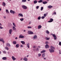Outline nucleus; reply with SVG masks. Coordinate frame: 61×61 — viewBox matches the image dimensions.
I'll return each mask as SVG.
<instances>
[{
	"instance_id": "1",
	"label": "nucleus",
	"mask_w": 61,
	"mask_h": 61,
	"mask_svg": "<svg viewBox=\"0 0 61 61\" xmlns=\"http://www.w3.org/2000/svg\"><path fill=\"white\" fill-rule=\"evenodd\" d=\"M51 48L49 49V51L50 53H53L54 52V50L55 47L52 46H51Z\"/></svg>"
},
{
	"instance_id": "2",
	"label": "nucleus",
	"mask_w": 61,
	"mask_h": 61,
	"mask_svg": "<svg viewBox=\"0 0 61 61\" xmlns=\"http://www.w3.org/2000/svg\"><path fill=\"white\" fill-rule=\"evenodd\" d=\"M22 7L24 9H26L27 8V7L25 5H23L22 6Z\"/></svg>"
},
{
	"instance_id": "3",
	"label": "nucleus",
	"mask_w": 61,
	"mask_h": 61,
	"mask_svg": "<svg viewBox=\"0 0 61 61\" xmlns=\"http://www.w3.org/2000/svg\"><path fill=\"white\" fill-rule=\"evenodd\" d=\"M28 33L29 34H30V35H32V34H34L33 32L30 31H28Z\"/></svg>"
},
{
	"instance_id": "4",
	"label": "nucleus",
	"mask_w": 61,
	"mask_h": 61,
	"mask_svg": "<svg viewBox=\"0 0 61 61\" xmlns=\"http://www.w3.org/2000/svg\"><path fill=\"white\" fill-rule=\"evenodd\" d=\"M52 35L54 37V40H56V35L55 34H53Z\"/></svg>"
},
{
	"instance_id": "5",
	"label": "nucleus",
	"mask_w": 61,
	"mask_h": 61,
	"mask_svg": "<svg viewBox=\"0 0 61 61\" xmlns=\"http://www.w3.org/2000/svg\"><path fill=\"white\" fill-rule=\"evenodd\" d=\"M54 21V20L52 18H51L50 19V20L48 22L49 23H51V22H52Z\"/></svg>"
},
{
	"instance_id": "6",
	"label": "nucleus",
	"mask_w": 61,
	"mask_h": 61,
	"mask_svg": "<svg viewBox=\"0 0 61 61\" xmlns=\"http://www.w3.org/2000/svg\"><path fill=\"white\" fill-rule=\"evenodd\" d=\"M10 12L11 13H13V14H15V12L12 10H10Z\"/></svg>"
},
{
	"instance_id": "7",
	"label": "nucleus",
	"mask_w": 61,
	"mask_h": 61,
	"mask_svg": "<svg viewBox=\"0 0 61 61\" xmlns=\"http://www.w3.org/2000/svg\"><path fill=\"white\" fill-rule=\"evenodd\" d=\"M1 41L3 42V44H4L5 41L4 40V39L3 38H2L1 39H0V42H1Z\"/></svg>"
},
{
	"instance_id": "8",
	"label": "nucleus",
	"mask_w": 61,
	"mask_h": 61,
	"mask_svg": "<svg viewBox=\"0 0 61 61\" xmlns=\"http://www.w3.org/2000/svg\"><path fill=\"white\" fill-rule=\"evenodd\" d=\"M6 46H8V47H10L11 46L10 44L8 43H7L6 44Z\"/></svg>"
},
{
	"instance_id": "9",
	"label": "nucleus",
	"mask_w": 61,
	"mask_h": 61,
	"mask_svg": "<svg viewBox=\"0 0 61 61\" xmlns=\"http://www.w3.org/2000/svg\"><path fill=\"white\" fill-rule=\"evenodd\" d=\"M18 15L19 17L21 16V17H23V14L21 13L19 14Z\"/></svg>"
},
{
	"instance_id": "10",
	"label": "nucleus",
	"mask_w": 61,
	"mask_h": 61,
	"mask_svg": "<svg viewBox=\"0 0 61 61\" xmlns=\"http://www.w3.org/2000/svg\"><path fill=\"white\" fill-rule=\"evenodd\" d=\"M45 47L46 48H48L49 47V46L48 45V44H46L45 45Z\"/></svg>"
},
{
	"instance_id": "11",
	"label": "nucleus",
	"mask_w": 61,
	"mask_h": 61,
	"mask_svg": "<svg viewBox=\"0 0 61 61\" xmlns=\"http://www.w3.org/2000/svg\"><path fill=\"white\" fill-rule=\"evenodd\" d=\"M19 37L20 38H24V36H23V35H20Z\"/></svg>"
},
{
	"instance_id": "12",
	"label": "nucleus",
	"mask_w": 61,
	"mask_h": 61,
	"mask_svg": "<svg viewBox=\"0 0 61 61\" xmlns=\"http://www.w3.org/2000/svg\"><path fill=\"white\" fill-rule=\"evenodd\" d=\"M7 57H4L2 58L3 60H7Z\"/></svg>"
},
{
	"instance_id": "13",
	"label": "nucleus",
	"mask_w": 61,
	"mask_h": 61,
	"mask_svg": "<svg viewBox=\"0 0 61 61\" xmlns=\"http://www.w3.org/2000/svg\"><path fill=\"white\" fill-rule=\"evenodd\" d=\"M12 59H13V61H15V59H16V58H15V57L14 56H12Z\"/></svg>"
},
{
	"instance_id": "14",
	"label": "nucleus",
	"mask_w": 61,
	"mask_h": 61,
	"mask_svg": "<svg viewBox=\"0 0 61 61\" xmlns=\"http://www.w3.org/2000/svg\"><path fill=\"white\" fill-rule=\"evenodd\" d=\"M12 30L10 29L9 30V33L10 34H11V33H12Z\"/></svg>"
},
{
	"instance_id": "15",
	"label": "nucleus",
	"mask_w": 61,
	"mask_h": 61,
	"mask_svg": "<svg viewBox=\"0 0 61 61\" xmlns=\"http://www.w3.org/2000/svg\"><path fill=\"white\" fill-rule=\"evenodd\" d=\"M33 38L34 39H36L37 38V36H36V35H35L34 36Z\"/></svg>"
},
{
	"instance_id": "16",
	"label": "nucleus",
	"mask_w": 61,
	"mask_h": 61,
	"mask_svg": "<svg viewBox=\"0 0 61 61\" xmlns=\"http://www.w3.org/2000/svg\"><path fill=\"white\" fill-rule=\"evenodd\" d=\"M23 60H24V61H27V60H28V59L26 58H24L23 59Z\"/></svg>"
},
{
	"instance_id": "17",
	"label": "nucleus",
	"mask_w": 61,
	"mask_h": 61,
	"mask_svg": "<svg viewBox=\"0 0 61 61\" xmlns=\"http://www.w3.org/2000/svg\"><path fill=\"white\" fill-rule=\"evenodd\" d=\"M19 44H17L16 45V47L17 48H18V47H19Z\"/></svg>"
},
{
	"instance_id": "18",
	"label": "nucleus",
	"mask_w": 61,
	"mask_h": 61,
	"mask_svg": "<svg viewBox=\"0 0 61 61\" xmlns=\"http://www.w3.org/2000/svg\"><path fill=\"white\" fill-rule=\"evenodd\" d=\"M2 5H3L4 6H5V3L4 2H3L2 3Z\"/></svg>"
},
{
	"instance_id": "19",
	"label": "nucleus",
	"mask_w": 61,
	"mask_h": 61,
	"mask_svg": "<svg viewBox=\"0 0 61 61\" xmlns=\"http://www.w3.org/2000/svg\"><path fill=\"white\" fill-rule=\"evenodd\" d=\"M48 7L49 8H51L53 7V6H52L49 5L48 6Z\"/></svg>"
},
{
	"instance_id": "20",
	"label": "nucleus",
	"mask_w": 61,
	"mask_h": 61,
	"mask_svg": "<svg viewBox=\"0 0 61 61\" xmlns=\"http://www.w3.org/2000/svg\"><path fill=\"white\" fill-rule=\"evenodd\" d=\"M45 52H46V50H43L42 51H41V53H45Z\"/></svg>"
},
{
	"instance_id": "21",
	"label": "nucleus",
	"mask_w": 61,
	"mask_h": 61,
	"mask_svg": "<svg viewBox=\"0 0 61 61\" xmlns=\"http://www.w3.org/2000/svg\"><path fill=\"white\" fill-rule=\"evenodd\" d=\"M41 27H42V26H41V25H39L38 26V29H40V28H41Z\"/></svg>"
},
{
	"instance_id": "22",
	"label": "nucleus",
	"mask_w": 61,
	"mask_h": 61,
	"mask_svg": "<svg viewBox=\"0 0 61 61\" xmlns=\"http://www.w3.org/2000/svg\"><path fill=\"white\" fill-rule=\"evenodd\" d=\"M21 43H22V44H23V45H24V44H25V42L24 41H21Z\"/></svg>"
},
{
	"instance_id": "23",
	"label": "nucleus",
	"mask_w": 61,
	"mask_h": 61,
	"mask_svg": "<svg viewBox=\"0 0 61 61\" xmlns=\"http://www.w3.org/2000/svg\"><path fill=\"white\" fill-rule=\"evenodd\" d=\"M42 57H44L45 56V53H44L42 54Z\"/></svg>"
},
{
	"instance_id": "24",
	"label": "nucleus",
	"mask_w": 61,
	"mask_h": 61,
	"mask_svg": "<svg viewBox=\"0 0 61 61\" xmlns=\"http://www.w3.org/2000/svg\"><path fill=\"white\" fill-rule=\"evenodd\" d=\"M26 2V0H22V2L23 3H25V2Z\"/></svg>"
},
{
	"instance_id": "25",
	"label": "nucleus",
	"mask_w": 61,
	"mask_h": 61,
	"mask_svg": "<svg viewBox=\"0 0 61 61\" xmlns=\"http://www.w3.org/2000/svg\"><path fill=\"white\" fill-rule=\"evenodd\" d=\"M6 11L7 13L8 14H9V11H8V10L7 9L6 10Z\"/></svg>"
},
{
	"instance_id": "26",
	"label": "nucleus",
	"mask_w": 61,
	"mask_h": 61,
	"mask_svg": "<svg viewBox=\"0 0 61 61\" xmlns=\"http://www.w3.org/2000/svg\"><path fill=\"white\" fill-rule=\"evenodd\" d=\"M47 2L46 1H44L42 2V3L43 4H47Z\"/></svg>"
},
{
	"instance_id": "27",
	"label": "nucleus",
	"mask_w": 61,
	"mask_h": 61,
	"mask_svg": "<svg viewBox=\"0 0 61 61\" xmlns=\"http://www.w3.org/2000/svg\"><path fill=\"white\" fill-rule=\"evenodd\" d=\"M5 48L7 50H9V48L7 47H5Z\"/></svg>"
},
{
	"instance_id": "28",
	"label": "nucleus",
	"mask_w": 61,
	"mask_h": 61,
	"mask_svg": "<svg viewBox=\"0 0 61 61\" xmlns=\"http://www.w3.org/2000/svg\"><path fill=\"white\" fill-rule=\"evenodd\" d=\"M0 25L1 26L2 25L0 23ZM1 26H0V29H3V27Z\"/></svg>"
},
{
	"instance_id": "29",
	"label": "nucleus",
	"mask_w": 61,
	"mask_h": 61,
	"mask_svg": "<svg viewBox=\"0 0 61 61\" xmlns=\"http://www.w3.org/2000/svg\"><path fill=\"white\" fill-rule=\"evenodd\" d=\"M27 46L28 48H29V43H27Z\"/></svg>"
},
{
	"instance_id": "30",
	"label": "nucleus",
	"mask_w": 61,
	"mask_h": 61,
	"mask_svg": "<svg viewBox=\"0 0 61 61\" xmlns=\"http://www.w3.org/2000/svg\"><path fill=\"white\" fill-rule=\"evenodd\" d=\"M13 30H16V29L15 28L14 26H13Z\"/></svg>"
},
{
	"instance_id": "31",
	"label": "nucleus",
	"mask_w": 61,
	"mask_h": 61,
	"mask_svg": "<svg viewBox=\"0 0 61 61\" xmlns=\"http://www.w3.org/2000/svg\"><path fill=\"white\" fill-rule=\"evenodd\" d=\"M16 42L15 41H14L13 42V44H16Z\"/></svg>"
},
{
	"instance_id": "32",
	"label": "nucleus",
	"mask_w": 61,
	"mask_h": 61,
	"mask_svg": "<svg viewBox=\"0 0 61 61\" xmlns=\"http://www.w3.org/2000/svg\"><path fill=\"white\" fill-rule=\"evenodd\" d=\"M37 2L36 0H35L34 1V4H36Z\"/></svg>"
},
{
	"instance_id": "33",
	"label": "nucleus",
	"mask_w": 61,
	"mask_h": 61,
	"mask_svg": "<svg viewBox=\"0 0 61 61\" xmlns=\"http://www.w3.org/2000/svg\"><path fill=\"white\" fill-rule=\"evenodd\" d=\"M46 32L47 34H49V32L48 30L46 31Z\"/></svg>"
},
{
	"instance_id": "34",
	"label": "nucleus",
	"mask_w": 61,
	"mask_h": 61,
	"mask_svg": "<svg viewBox=\"0 0 61 61\" xmlns=\"http://www.w3.org/2000/svg\"><path fill=\"white\" fill-rule=\"evenodd\" d=\"M42 2H43V1L42 0H40L38 2V3H42Z\"/></svg>"
},
{
	"instance_id": "35",
	"label": "nucleus",
	"mask_w": 61,
	"mask_h": 61,
	"mask_svg": "<svg viewBox=\"0 0 61 61\" xmlns=\"http://www.w3.org/2000/svg\"><path fill=\"white\" fill-rule=\"evenodd\" d=\"M43 9H44V7H41V11H42V10H43Z\"/></svg>"
},
{
	"instance_id": "36",
	"label": "nucleus",
	"mask_w": 61,
	"mask_h": 61,
	"mask_svg": "<svg viewBox=\"0 0 61 61\" xmlns=\"http://www.w3.org/2000/svg\"><path fill=\"white\" fill-rule=\"evenodd\" d=\"M13 25L14 26H15V27H16V25H15V23H13Z\"/></svg>"
},
{
	"instance_id": "37",
	"label": "nucleus",
	"mask_w": 61,
	"mask_h": 61,
	"mask_svg": "<svg viewBox=\"0 0 61 61\" xmlns=\"http://www.w3.org/2000/svg\"><path fill=\"white\" fill-rule=\"evenodd\" d=\"M3 53H4V54H6V51H3Z\"/></svg>"
},
{
	"instance_id": "38",
	"label": "nucleus",
	"mask_w": 61,
	"mask_h": 61,
	"mask_svg": "<svg viewBox=\"0 0 61 61\" xmlns=\"http://www.w3.org/2000/svg\"><path fill=\"white\" fill-rule=\"evenodd\" d=\"M40 19H41V17H40V16L38 17V20H40Z\"/></svg>"
},
{
	"instance_id": "39",
	"label": "nucleus",
	"mask_w": 61,
	"mask_h": 61,
	"mask_svg": "<svg viewBox=\"0 0 61 61\" xmlns=\"http://www.w3.org/2000/svg\"><path fill=\"white\" fill-rule=\"evenodd\" d=\"M41 55V54L39 53L38 54V56L39 57H40Z\"/></svg>"
},
{
	"instance_id": "40",
	"label": "nucleus",
	"mask_w": 61,
	"mask_h": 61,
	"mask_svg": "<svg viewBox=\"0 0 61 61\" xmlns=\"http://www.w3.org/2000/svg\"><path fill=\"white\" fill-rule=\"evenodd\" d=\"M56 15V12H54L52 14V15Z\"/></svg>"
},
{
	"instance_id": "41",
	"label": "nucleus",
	"mask_w": 61,
	"mask_h": 61,
	"mask_svg": "<svg viewBox=\"0 0 61 61\" xmlns=\"http://www.w3.org/2000/svg\"><path fill=\"white\" fill-rule=\"evenodd\" d=\"M20 20L21 21H22L24 20V19L23 18H21L20 19Z\"/></svg>"
},
{
	"instance_id": "42",
	"label": "nucleus",
	"mask_w": 61,
	"mask_h": 61,
	"mask_svg": "<svg viewBox=\"0 0 61 61\" xmlns=\"http://www.w3.org/2000/svg\"><path fill=\"white\" fill-rule=\"evenodd\" d=\"M44 17H46V14H44Z\"/></svg>"
},
{
	"instance_id": "43",
	"label": "nucleus",
	"mask_w": 61,
	"mask_h": 61,
	"mask_svg": "<svg viewBox=\"0 0 61 61\" xmlns=\"http://www.w3.org/2000/svg\"><path fill=\"white\" fill-rule=\"evenodd\" d=\"M28 28H32V27L31 26H28L27 27Z\"/></svg>"
},
{
	"instance_id": "44",
	"label": "nucleus",
	"mask_w": 61,
	"mask_h": 61,
	"mask_svg": "<svg viewBox=\"0 0 61 61\" xmlns=\"http://www.w3.org/2000/svg\"><path fill=\"white\" fill-rule=\"evenodd\" d=\"M45 18V17H44V16H43L41 17L42 19H44V18Z\"/></svg>"
},
{
	"instance_id": "45",
	"label": "nucleus",
	"mask_w": 61,
	"mask_h": 61,
	"mask_svg": "<svg viewBox=\"0 0 61 61\" xmlns=\"http://www.w3.org/2000/svg\"><path fill=\"white\" fill-rule=\"evenodd\" d=\"M45 44H48V41H46L45 43Z\"/></svg>"
},
{
	"instance_id": "46",
	"label": "nucleus",
	"mask_w": 61,
	"mask_h": 61,
	"mask_svg": "<svg viewBox=\"0 0 61 61\" xmlns=\"http://www.w3.org/2000/svg\"><path fill=\"white\" fill-rule=\"evenodd\" d=\"M59 45H60V46L61 45V42H59Z\"/></svg>"
},
{
	"instance_id": "47",
	"label": "nucleus",
	"mask_w": 61,
	"mask_h": 61,
	"mask_svg": "<svg viewBox=\"0 0 61 61\" xmlns=\"http://www.w3.org/2000/svg\"><path fill=\"white\" fill-rule=\"evenodd\" d=\"M36 8L37 9H38L39 8V6H38L36 7Z\"/></svg>"
},
{
	"instance_id": "48",
	"label": "nucleus",
	"mask_w": 61,
	"mask_h": 61,
	"mask_svg": "<svg viewBox=\"0 0 61 61\" xmlns=\"http://www.w3.org/2000/svg\"><path fill=\"white\" fill-rule=\"evenodd\" d=\"M49 39H50V38H46V39L47 40H48Z\"/></svg>"
},
{
	"instance_id": "49",
	"label": "nucleus",
	"mask_w": 61,
	"mask_h": 61,
	"mask_svg": "<svg viewBox=\"0 0 61 61\" xmlns=\"http://www.w3.org/2000/svg\"><path fill=\"white\" fill-rule=\"evenodd\" d=\"M38 50H39V49H38V48L36 49V51H38Z\"/></svg>"
},
{
	"instance_id": "50",
	"label": "nucleus",
	"mask_w": 61,
	"mask_h": 61,
	"mask_svg": "<svg viewBox=\"0 0 61 61\" xmlns=\"http://www.w3.org/2000/svg\"><path fill=\"white\" fill-rule=\"evenodd\" d=\"M20 47H23V45H21L20 46Z\"/></svg>"
},
{
	"instance_id": "51",
	"label": "nucleus",
	"mask_w": 61,
	"mask_h": 61,
	"mask_svg": "<svg viewBox=\"0 0 61 61\" xmlns=\"http://www.w3.org/2000/svg\"><path fill=\"white\" fill-rule=\"evenodd\" d=\"M59 51V53L60 54H61V52H60V51Z\"/></svg>"
},
{
	"instance_id": "52",
	"label": "nucleus",
	"mask_w": 61,
	"mask_h": 61,
	"mask_svg": "<svg viewBox=\"0 0 61 61\" xmlns=\"http://www.w3.org/2000/svg\"><path fill=\"white\" fill-rule=\"evenodd\" d=\"M4 17L5 18H5H6V17H5V16H4Z\"/></svg>"
},
{
	"instance_id": "53",
	"label": "nucleus",
	"mask_w": 61,
	"mask_h": 61,
	"mask_svg": "<svg viewBox=\"0 0 61 61\" xmlns=\"http://www.w3.org/2000/svg\"><path fill=\"white\" fill-rule=\"evenodd\" d=\"M22 59H23V58H21L20 59V60H22Z\"/></svg>"
},
{
	"instance_id": "54",
	"label": "nucleus",
	"mask_w": 61,
	"mask_h": 61,
	"mask_svg": "<svg viewBox=\"0 0 61 61\" xmlns=\"http://www.w3.org/2000/svg\"><path fill=\"white\" fill-rule=\"evenodd\" d=\"M17 39V37H16L15 38V39Z\"/></svg>"
},
{
	"instance_id": "55",
	"label": "nucleus",
	"mask_w": 61,
	"mask_h": 61,
	"mask_svg": "<svg viewBox=\"0 0 61 61\" xmlns=\"http://www.w3.org/2000/svg\"><path fill=\"white\" fill-rule=\"evenodd\" d=\"M29 56V55H28L26 57H28Z\"/></svg>"
},
{
	"instance_id": "56",
	"label": "nucleus",
	"mask_w": 61,
	"mask_h": 61,
	"mask_svg": "<svg viewBox=\"0 0 61 61\" xmlns=\"http://www.w3.org/2000/svg\"><path fill=\"white\" fill-rule=\"evenodd\" d=\"M38 47H39V48H40V47H40V46H38Z\"/></svg>"
},
{
	"instance_id": "57",
	"label": "nucleus",
	"mask_w": 61,
	"mask_h": 61,
	"mask_svg": "<svg viewBox=\"0 0 61 61\" xmlns=\"http://www.w3.org/2000/svg\"><path fill=\"white\" fill-rule=\"evenodd\" d=\"M44 59L46 60V58H44Z\"/></svg>"
},
{
	"instance_id": "58",
	"label": "nucleus",
	"mask_w": 61,
	"mask_h": 61,
	"mask_svg": "<svg viewBox=\"0 0 61 61\" xmlns=\"http://www.w3.org/2000/svg\"><path fill=\"white\" fill-rule=\"evenodd\" d=\"M33 47H34V48H35L36 46H33Z\"/></svg>"
},
{
	"instance_id": "59",
	"label": "nucleus",
	"mask_w": 61,
	"mask_h": 61,
	"mask_svg": "<svg viewBox=\"0 0 61 61\" xmlns=\"http://www.w3.org/2000/svg\"><path fill=\"white\" fill-rule=\"evenodd\" d=\"M1 52L0 51V54H1Z\"/></svg>"
},
{
	"instance_id": "60",
	"label": "nucleus",
	"mask_w": 61,
	"mask_h": 61,
	"mask_svg": "<svg viewBox=\"0 0 61 61\" xmlns=\"http://www.w3.org/2000/svg\"><path fill=\"white\" fill-rule=\"evenodd\" d=\"M24 32H25V30H24Z\"/></svg>"
},
{
	"instance_id": "61",
	"label": "nucleus",
	"mask_w": 61,
	"mask_h": 61,
	"mask_svg": "<svg viewBox=\"0 0 61 61\" xmlns=\"http://www.w3.org/2000/svg\"><path fill=\"white\" fill-rule=\"evenodd\" d=\"M0 11H1V9L0 8Z\"/></svg>"
},
{
	"instance_id": "62",
	"label": "nucleus",
	"mask_w": 61,
	"mask_h": 61,
	"mask_svg": "<svg viewBox=\"0 0 61 61\" xmlns=\"http://www.w3.org/2000/svg\"><path fill=\"white\" fill-rule=\"evenodd\" d=\"M30 0H28V1H30Z\"/></svg>"
},
{
	"instance_id": "63",
	"label": "nucleus",
	"mask_w": 61,
	"mask_h": 61,
	"mask_svg": "<svg viewBox=\"0 0 61 61\" xmlns=\"http://www.w3.org/2000/svg\"><path fill=\"white\" fill-rule=\"evenodd\" d=\"M10 0V1H11V0Z\"/></svg>"
}]
</instances>
